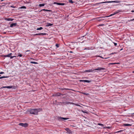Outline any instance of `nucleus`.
<instances>
[{
    "label": "nucleus",
    "instance_id": "nucleus-1",
    "mask_svg": "<svg viewBox=\"0 0 134 134\" xmlns=\"http://www.w3.org/2000/svg\"><path fill=\"white\" fill-rule=\"evenodd\" d=\"M119 10H118V11L117 12H115L114 13V14L110 15L109 16H102L101 17H99L96 18L95 19H96V20H98L99 21L103 20L105 19L104 18H105L106 17H109V16H112V15H114L117 14L118 13L120 12Z\"/></svg>",
    "mask_w": 134,
    "mask_h": 134
},
{
    "label": "nucleus",
    "instance_id": "nucleus-2",
    "mask_svg": "<svg viewBox=\"0 0 134 134\" xmlns=\"http://www.w3.org/2000/svg\"><path fill=\"white\" fill-rule=\"evenodd\" d=\"M41 109L40 108L38 109H32L30 110V114L34 115L38 114V113L40 111Z\"/></svg>",
    "mask_w": 134,
    "mask_h": 134
},
{
    "label": "nucleus",
    "instance_id": "nucleus-3",
    "mask_svg": "<svg viewBox=\"0 0 134 134\" xmlns=\"http://www.w3.org/2000/svg\"><path fill=\"white\" fill-rule=\"evenodd\" d=\"M12 54V53H10L7 55H3V56L4 57H10V59H13L14 57H16L15 56H11Z\"/></svg>",
    "mask_w": 134,
    "mask_h": 134
},
{
    "label": "nucleus",
    "instance_id": "nucleus-4",
    "mask_svg": "<svg viewBox=\"0 0 134 134\" xmlns=\"http://www.w3.org/2000/svg\"><path fill=\"white\" fill-rule=\"evenodd\" d=\"M105 70V68H98L97 69H94L93 70Z\"/></svg>",
    "mask_w": 134,
    "mask_h": 134
},
{
    "label": "nucleus",
    "instance_id": "nucleus-5",
    "mask_svg": "<svg viewBox=\"0 0 134 134\" xmlns=\"http://www.w3.org/2000/svg\"><path fill=\"white\" fill-rule=\"evenodd\" d=\"M19 125L22 126L24 127H26L27 126V124L25 123H20L19 124Z\"/></svg>",
    "mask_w": 134,
    "mask_h": 134
},
{
    "label": "nucleus",
    "instance_id": "nucleus-6",
    "mask_svg": "<svg viewBox=\"0 0 134 134\" xmlns=\"http://www.w3.org/2000/svg\"><path fill=\"white\" fill-rule=\"evenodd\" d=\"M116 1H107V2H100V3H98V4H102V3H112V2H116Z\"/></svg>",
    "mask_w": 134,
    "mask_h": 134
},
{
    "label": "nucleus",
    "instance_id": "nucleus-7",
    "mask_svg": "<svg viewBox=\"0 0 134 134\" xmlns=\"http://www.w3.org/2000/svg\"><path fill=\"white\" fill-rule=\"evenodd\" d=\"M12 87V86H3L1 88H10Z\"/></svg>",
    "mask_w": 134,
    "mask_h": 134
},
{
    "label": "nucleus",
    "instance_id": "nucleus-8",
    "mask_svg": "<svg viewBox=\"0 0 134 134\" xmlns=\"http://www.w3.org/2000/svg\"><path fill=\"white\" fill-rule=\"evenodd\" d=\"M68 118H62L61 117H60L58 118V120H66L68 119Z\"/></svg>",
    "mask_w": 134,
    "mask_h": 134
},
{
    "label": "nucleus",
    "instance_id": "nucleus-9",
    "mask_svg": "<svg viewBox=\"0 0 134 134\" xmlns=\"http://www.w3.org/2000/svg\"><path fill=\"white\" fill-rule=\"evenodd\" d=\"M94 71L92 69H90V70H86L84 71V72H92L93 71Z\"/></svg>",
    "mask_w": 134,
    "mask_h": 134
},
{
    "label": "nucleus",
    "instance_id": "nucleus-10",
    "mask_svg": "<svg viewBox=\"0 0 134 134\" xmlns=\"http://www.w3.org/2000/svg\"><path fill=\"white\" fill-rule=\"evenodd\" d=\"M54 4H57V5H64V3H57V2H55L54 3Z\"/></svg>",
    "mask_w": 134,
    "mask_h": 134
},
{
    "label": "nucleus",
    "instance_id": "nucleus-11",
    "mask_svg": "<svg viewBox=\"0 0 134 134\" xmlns=\"http://www.w3.org/2000/svg\"><path fill=\"white\" fill-rule=\"evenodd\" d=\"M17 25V23H13L12 24L10 25V27H12L13 26H15Z\"/></svg>",
    "mask_w": 134,
    "mask_h": 134
},
{
    "label": "nucleus",
    "instance_id": "nucleus-12",
    "mask_svg": "<svg viewBox=\"0 0 134 134\" xmlns=\"http://www.w3.org/2000/svg\"><path fill=\"white\" fill-rule=\"evenodd\" d=\"M65 130L69 133H71V131L68 128H66L65 129Z\"/></svg>",
    "mask_w": 134,
    "mask_h": 134
},
{
    "label": "nucleus",
    "instance_id": "nucleus-13",
    "mask_svg": "<svg viewBox=\"0 0 134 134\" xmlns=\"http://www.w3.org/2000/svg\"><path fill=\"white\" fill-rule=\"evenodd\" d=\"M61 94L60 93H58L56 94L55 95H54V96H59L61 95Z\"/></svg>",
    "mask_w": 134,
    "mask_h": 134
},
{
    "label": "nucleus",
    "instance_id": "nucleus-14",
    "mask_svg": "<svg viewBox=\"0 0 134 134\" xmlns=\"http://www.w3.org/2000/svg\"><path fill=\"white\" fill-rule=\"evenodd\" d=\"M53 25V24L49 23H47V24L46 26H52Z\"/></svg>",
    "mask_w": 134,
    "mask_h": 134
},
{
    "label": "nucleus",
    "instance_id": "nucleus-15",
    "mask_svg": "<svg viewBox=\"0 0 134 134\" xmlns=\"http://www.w3.org/2000/svg\"><path fill=\"white\" fill-rule=\"evenodd\" d=\"M131 124H124V125L125 126H131Z\"/></svg>",
    "mask_w": 134,
    "mask_h": 134
},
{
    "label": "nucleus",
    "instance_id": "nucleus-16",
    "mask_svg": "<svg viewBox=\"0 0 134 134\" xmlns=\"http://www.w3.org/2000/svg\"><path fill=\"white\" fill-rule=\"evenodd\" d=\"M6 20L8 21H12L13 20V19L11 18H7Z\"/></svg>",
    "mask_w": 134,
    "mask_h": 134
},
{
    "label": "nucleus",
    "instance_id": "nucleus-17",
    "mask_svg": "<svg viewBox=\"0 0 134 134\" xmlns=\"http://www.w3.org/2000/svg\"><path fill=\"white\" fill-rule=\"evenodd\" d=\"M46 34L45 33H40V34H35V35H45Z\"/></svg>",
    "mask_w": 134,
    "mask_h": 134
},
{
    "label": "nucleus",
    "instance_id": "nucleus-18",
    "mask_svg": "<svg viewBox=\"0 0 134 134\" xmlns=\"http://www.w3.org/2000/svg\"><path fill=\"white\" fill-rule=\"evenodd\" d=\"M44 5H45V4H44V3L41 4H39V6L40 7H42V6H44Z\"/></svg>",
    "mask_w": 134,
    "mask_h": 134
},
{
    "label": "nucleus",
    "instance_id": "nucleus-19",
    "mask_svg": "<svg viewBox=\"0 0 134 134\" xmlns=\"http://www.w3.org/2000/svg\"><path fill=\"white\" fill-rule=\"evenodd\" d=\"M43 28L41 27H40L39 28H37V30H42V29H43Z\"/></svg>",
    "mask_w": 134,
    "mask_h": 134
},
{
    "label": "nucleus",
    "instance_id": "nucleus-20",
    "mask_svg": "<svg viewBox=\"0 0 134 134\" xmlns=\"http://www.w3.org/2000/svg\"><path fill=\"white\" fill-rule=\"evenodd\" d=\"M41 11H51V10H47L45 9H43L41 10Z\"/></svg>",
    "mask_w": 134,
    "mask_h": 134
},
{
    "label": "nucleus",
    "instance_id": "nucleus-21",
    "mask_svg": "<svg viewBox=\"0 0 134 134\" xmlns=\"http://www.w3.org/2000/svg\"><path fill=\"white\" fill-rule=\"evenodd\" d=\"M30 63L31 64H37L38 63L37 62H31Z\"/></svg>",
    "mask_w": 134,
    "mask_h": 134
},
{
    "label": "nucleus",
    "instance_id": "nucleus-22",
    "mask_svg": "<svg viewBox=\"0 0 134 134\" xmlns=\"http://www.w3.org/2000/svg\"><path fill=\"white\" fill-rule=\"evenodd\" d=\"M9 76H2V77H0V79L4 78H8L9 77Z\"/></svg>",
    "mask_w": 134,
    "mask_h": 134
},
{
    "label": "nucleus",
    "instance_id": "nucleus-23",
    "mask_svg": "<svg viewBox=\"0 0 134 134\" xmlns=\"http://www.w3.org/2000/svg\"><path fill=\"white\" fill-rule=\"evenodd\" d=\"M85 82H86L89 83V82H90V80H85Z\"/></svg>",
    "mask_w": 134,
    "mask_h": 134
},
{
    "label": "nucleus",
    "instance_id": "nucleus-24",
    "mask_svg": "<svg viewBox=\"0 0 134 134\" xmlns=\"http://www.w3.org/2000/svg\"><path fill=\"white\" fill-rule=\"evenodd\" d=\"M72 104H74L75 105H76V106H80L78 104H75V103H72Z\"/></svg>",
    "mask_w": 134,
    "mask_h": 134
},
{
    "label": "nucleus",
    "instance_id": "nucleus-25",
    "mask_svg": "<svg viewBox=\"0 0 134 134\" xmlns=\"http://www.w3.org/2000/svg\"><path fill=\"white\" fill-rule=\"evenodd\" d=\"M69 2L70 3H73V2L72 1V0H69Z\"/></svg>",
    "mask_w": 134,
    "mask_h": 134
},
{
    "label": "nucleus",
    "instance_id": "nucleus-26",
    "mask_svg": "<svg viewBox=\"0 0 134 134\" xmlns=\"http://www.w3.org/2000/svg\"><path fill=\"white\" fill-rule=\"evenodd\" d=\"M21 8H23V9H25L26 8V7L25 6H22L20 7Z\"/></svg>",
    "mask_w": 134,
    "mask_h": 134
},
{
    "label": "nucleus",
    "instance_id": "nucleus-27",
    "mask_svg": "<svg viewBox=\"0 0 134 134\" xmlns=\"http://www.w3.org/2000/svg\"><path fill=\"white\" fill-rule=\"evenodd\" d=\"M98 125L100 126H103V125L102 124H100V123H98Z\"/></svg>",
    "mask_w": 134,
    "mask_h": 134
},
{
    "label": "nucleus",
    "instance_id": "nucleus-28",
    "mask_svg": "<svg viewBox=\"0 0 134 134\" xmlns=\"http://www.w3.org/2000/svg\"><path fill=\"white\" fill-rule=\"evenodd\" d=\"M104 25V24H100V25H98L97 26H103V25Z\"/></svg>",
    "mask_w": 134,
    "mask_h": 134
},
{
    "label": "nucleus",
    "instance_id": "nucleus-29",
    "mask_svg": "<svg viewBox=\"0 0 134 134\" xmlns=\"http://www.w3.org/2000/svg\"><path fill=\"white\" fill-rule=\"evenodd\" d=\"M80 82H85V80H80Z\"/></svg>",
    "mask_w": 134,
    "mask_h": 134
},
{
    "label": "nucleus",
    "instance_id": "nucleus-30",
    "mask_svg": "<svg viewBox=\"0 0 134 134\" xmlns=\"http://www.w3.org/2000/svg\"><path fill=\"white\" fill-rule=\"evenodd\" d=\"M82 93L83 94H85V95H87L88 94H87V93Z\"/></svg>",
    "mask_w": 134,
    "mask_h": 134
},
{
    "label": "nucleus",
    "instance_id": "nucleus-31",
    "mask_svg": "<svg viewBox=\"0 0 134 134\" xmlns=\"http://www.w3.org/2000/svg\"><path fill=\"white\" fill-rule=\"evenodd\" d=\"M18 56H19L20 57H21L22 56V55L21 54H19V55H18Z\"/></svg>",
    "mask_w": 134,
    "mask_h": 134
},
{
    "label": "nucleus",
    "instance_id": "nucleus-32",
    "mask_svg": "<svg viewBox=\"0 0 134 134\" xmlns=\"http://www.w3.org/2000/svg\"><path fill=\"white\" fill-rule=\"evenodd\" d=\"M97 57H100L102 58H103V57H102L101 56H100V55H98V56Z\"/></svg>",
    "mask_w": 134,
    "mask_h": 134
},
{
    "label": "nucleus",
    "instance_id": "nucleus-33",
    "mask_svg": "<svg viewBox=\"0 0 134 134\" xmlns=\"http://www.w3.org/2000/svg\"><path fill=\"white\" fill-rule=\"evenodd\" d=\"M97 57H100L102 58H103V57H102L101 56H100V55H98V56Z\"/></svg>",
    "mask_w": 134,
    "mask_h": 134
},
{
    "label": "nucleus",
    "instance_id": "nucleus-34",
    "mask_svg": "<svg viewBox=\"0 0 134 134\" xmlns=\"http://www.w3.org/2000/svg\"><path fill=\"white\" fill-rule=\"evenodd\" d=\"M56 46L57 47H59V45L58 44H56Z\"/></svg>",
    "mask_w": 134,
    "mask_h": 134
},
{
    "label": "nucleus",
    "instance_id": "nucleus-35",
    "mask_svg": "<svg viewBox=\"0 0 134 134\" xmlns=\"http://www.w3.org/2000/svg\"><path fill=\"white\" fill-rule=\"evenodd\" d=\"M118 64V63H111V64Z\"/></svg>",
    "mask_w": 134,
    "mask_h": 134
},
{
    "label": "nucleus",
    "instance_id": "nucleus-36",
    "mask_svg": "<svg viewBox=\"0 0 134 134\" xmlns=\"http://www.w3.org/2000/svg\"><path fill=\"white\" fill-rule=\"evenodd\" d=\"M10 7H13V8H15V7H14V6H13V5H11L10 6Z\"/></svg>",
    "mask_w": 134,
    "mask_h": 134
},
{
    "label": "nucleus",
    "instance_id": "nucleus-37",
    "mask_svg": "<svg viewBox=\"0 0 134 134\" xmlns=\"http://www.w3.org/2000/svg\"><path fill=\"white\" fill-rule=\"evenodd\" d=\"M115 46H116L117 45V43H114Z\"/></svg>",
    "mask_w": 134,
    "mask_h": 134
},
{
    "label": "nucleus",
    "instance_id": "nucleus-38",
    "mask_svg": "<svg viewBox=\"0 0 134 134\" xmlns=\"http://www.w3.org/2000/svg\"><path fill=\"white\" fill-rule=\"evenodd\" d=\"M82 111L84 113H87V112H86L85 111Z\"/></svg>",
    "mask_w": 134,
    "mask_h": 134
},
{
    "label": "nucleus",
    "instance_id": "nucleus-39",
    "mask_svg": "<svg viewBox=\"0 0 134 134\" xmlns=\"http://www.w3.org/2000/svg\"><path fill=\"white\" fill-rule=\"evenodd\" d=\"M134 20V18L133 19H132L131 20H130V21H132Z\"/></svg>",
    "mask_w": 134,
    "mask_h": 134
},
{
    "label": "nucleus",
    "instance_id": "nucleus-40",
    "mask_svg": "<svg viewBox=\"0 0 134 134\" xmlns=\"http://www.w3.org/2000/svg\"><path fill=\"white\" fill-rule=\"evenodd\" d=\"M131 12H134V10H132V11H131Z\"/></svg>",
    "mask_w": 134,
    "mask_h": 134
},
{
    "label": "nucleus",
    "instance_id": "nucleus-41",
    "mask_svg": "<svg viewBox=\"0 0 134 134\" xmlns=\"http://www.w3.org/2000/svg\"><path fill=\"white\" fill-rule=\"evenodd\" d=\"M66 90V89H66V88H64V89H63L62 90Z\"/></svg>",
    "mask_w": 134,
    "mask_h": 134
},
{
    "label": "nucleus",
    "instance_id": "nucleus-42",
    "mask_svg": "<svg viewBox=\"0 0 134 134\" xmlns=\"http://www.w3.org/2000/svg\"><path fill=\"white\" fill-rule=\"evenodd\" d=\"M121 131H118V132H119Z\"/></svg>",
    "mask_w": 134,
    "mask_h": 134
},
{
    "label": "nucleus",
    "instance_id": "nucleus-43",
    "mask_svg": "<svg viewBox=\"0 0 134 134\" xmlns=\"http://www.w3.org/2000/svg\"><path fill=\"white\" fill-rule=\"evenodd\" d=\"M122 49H121L120 50V51H121V50H122Z\"/></svg>",
    "mask_w": 134,
    "mask_h": 134
},
{
    "label": "nucleus",
    "instance_id": "nucleus-44",
    "mask_svg": "<svg viewBox=\"0 0 134 134\" xmlns=\"http://www.w3.org/2000/svg\"><path fill=\"white\" fill-rule=\"evenodd\" d=\"M105 58V59H107V58Z\"/></svg>",
    "mask_w": 134,
    "mask_h": 134
},
{
    "label": "nucleus",
    "instance_id": "nucleus-45",
    "mask_svg": "<svg viewBox=\"0 0 134 134\" xmlns=\"http://www.w3.org/2000/svg\"><path fill=\"white\" fill-rule=\"evenodd\" d=\"M133 73H134V71H133Z\"/></svg>",
    "mask_w": 134,
    "mask_h": 134
},
{
    "label": "nucleus",
    "instance_id": "nucleus-46",
    "mask_svg": "<svg viewBox=\"0 0 134 134\" xmlns=\"http://www.w3.org/2000/svg\"><path fill=\"white\" fill-rule=\"evenodd\" d=\"M70 52L71 53H72V52Z\"/></svg>",
    "mask_w": 134,
    "mask_h": 134
},
{
    "label": "nucleus",
    "instance_id": "nucleus-47",
    "mask_svg": "<svg viewBox=\"0 0 134 134\" xmlns=\"http://www.w3.org/2000/svg\"><path fill=\"white\" fill-rule=\"evenodd\" d=\"M111 54H113V53H111Z\"/></svg>",
    "mask_w": 134,
    "mask_h": 134
},
{
    "label": "nucleus",
    "instance_id": "nucleus-48",
    "mask_svg": "<svg viewBox=\"0 0 134 134\" xmlns=\"http://www.w3.org/2000/svg\"><path fill=\"white\" fill-rule=\"evenodd\" d=\"M4 34H5V33H6V32H4Z\"/></svg>",
    "mask_w": 134,
    "mask_h": 134
},
{
    "label": "nucleus",
    "instance_id": "nucleus-49",
    "mask_svg": "<svg viewBox=\"0 0 134 134\" xmlns=\"http://www.w3.org/2000/svg\"><path fill=\"white\" fill-rule=\"evenodd\" d=\"M133 114H134V113Z\"/></svg>",
    "mask_w": 134,
    "mask_h": 134
}]
</instances>
